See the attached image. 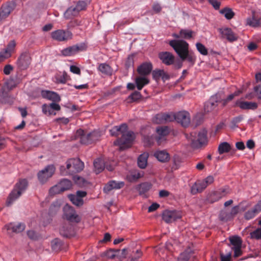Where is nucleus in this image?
Returning a JSON list of instances; mask_svg holds the SVG:
<instances>
[{
	"mask_svg": "<svg viewBox=\"0 0 261 261\" xmlns=\"http://www.w3.org/2000/svg\"><path fill=\"white\" fill-rule=\"evenodd\" d=\"M112 136L117 137L121 135L120 138L117 139L114 142L115 145L119 146L120 150H123L131 147L135 139V134L133 132L127 130V125L123 123L118 126H115L110 130Z\"/></svg>",
	"mask_w": 261,
	"mask_h": 261,
	"instance_id": "obj_1",
	"label": "nucleus"
},
{
	"mask_svg": "<svg viewBox=\"0 0 261 261\" xmlns=\"http://www.w3.org/2000/svg\"><path fill=\"white\" fill-rule=\"evenodd\" d=\"M169 44L171 46L182 61H187L193 66L196 61V56L192 50H189V44L184 40H171Z\"/></svg>",
	"mask_w": 261,
	"mask_h": 261,
	"instance_id": "obj_2",
	"label": "nucleus"
},
{
	"mask_svg": "<svg viewBox=\"0 0 261 261\" xmlns=\"http://www.w3.org/2000/svg\"><path fill=\"white\" fill-rule=\"evenodd\" d=\"M75 136L82 144L88 145L98 140L100 137V133L98 130L88 133L80 129L76 131Z\"/></svg>",
	"mask_w": 261,
	"mask_h": 261,
	"instance_id": "obj_3",
	"label": "nucleus"
},
{
	"mask_svg": "<svg viewBox=\"0 0 261 261\" xmlns=\"http://www.w3.org/2000/svg\"><path fill=\"white\" fill-rule=\"evenodd\" d=\"M28 181L25 179H20L16 184L15 189L10 194L7 201V205H10L13 202L18 198L27 189Z\"/></svg>",
	"mask_w": 261,
	"mask_h": 261,
	"instance_id": "obj_4",
	"label": "nucleus"
},
{
	"mask_svg": "<svg viewBox=\"0 0 261 261\" xmlns=\"http://www.w3.org/2000/svg\"><path fill=\"white\" fill-rule=\"evenodd\" d=\"M207 132L205 129L200 131L197 136L196 133H192L190 135H187V138L194 147L198 148L207 142Z\"/></svg>",
	"mask_w": 261,
	"mask_h": 261,
	"instance_id": "obj_5",
	"label": "nucleus"
},
{
	"mask_svg": "<svg viewBox=\"0 0 261 261\" xmlns=\"http://www.w3.org/2000/svg\"><path fill=\"white\" fill-rule=\"evenodd\" d=\"M214 181L213 176L210 175L203 180H197L191 187V193L195 195L201 193L208 185L212 184Z\"/></svg>",
	"mask_w": 261,
	"mask_h": 261,
	"instance_id": "obj_6",
	"label": "nucleus"
},
{
	"mask_svg": "<svg viewBox=\"0 0 261 261\" xmlns=\"http://www.w3.org/2000/svg\"><path fill=\"white\" fill-rule=\"evenodd\" d=\"M84 167V163L79 159H70L66 162V168L69 174H73L79 172Z\"/></svg>",
	"mask_w": 261,
	"mask_h": 261,
	"instance_id": "obj_7",
	"label": "nucleus"
},
{
	"mask_svg": "<svg viewBox=\"0 0 261 261\" xmlns=\"http://www.w3.org/2000/svg\"><path fill=\"white\" fill-rule=\"evenodd\" d=\"M87 48V44L84 42H82L71 46H69L62 49L61 50V54L64 57L72 56L79 52L86 50Z\"/></svg>",
	"mask_w": 261,
	"mask_h": 261,
	"instance_id": "obj_8",
	"label": "nucleus"
},
{
	"mask_svg": "<svg viewBox=\"0 0 261 261\" xmlns=\"http://www.w3.org/2000/svg\"><path fill=\"white\" fill-rule=\"evenodd\" d=\"M64 217L71 222L78 223L81 219L74 208L67 204L63 207Z\"/></svg>",
	"mask_w": 261,
	"mask_h": 261,
	"instance_id": "obj_9",
	"label": "nucleus"
},
{
	"mask_svg": "<svg viewBox=\"0 0 261 261\" xmlns=\"http://www.w3.org/2000/svg\"><path fill=\"white\" fill-rule=\"evenodd\" d=\"M55 172V166L53 165H48L38 173V180L41 183L44 184L53 175Z\"/></svg>",
	"mask_w": 261,
	"mask_h": 261,
	"instance_id": "obj_10",
	"label": "nucleus"
},
{
	"mask_svg": "<svg viewBox=\"0 0 261 261\" xmlns=\"http://www.w3.org/2000/svg\"><path fill=\"white\" fill-rule=\"evenodd\" d=\"M51 38L58 41H67L72 38V33L68 30H58L51 33Z\"/></svg>",
	"mask_w": 261,
	"mask_h": 261,
	"instance_id": "obj_11",
	"label": "nucleus"
},
{
	"mask_svg": "<svg viewBox=\"0 0 261 261\" xmlns=\"http://www.w3.org/2000/svg\"><path fill=\"white\" fill-rule=\"evenodd\" d=\"M218 31L221 34V37L223 39H225L228 42H233L236 41L239 38L238 35L234 33L230 28H219Z\"/></svg>",
	"mask_w": 261,
	"mask_h": 261,
	"instance_id": "obj_12",
	"label": "nucleus"
},
{
	"mask_svg": "<svg viewBox=\"0 0 261 261\" xmlns=\"http://www.w3.org/2000/svg\"><path fill=\"white\" fill-rule=\"evenodd\" d=\"M31 58L27 53H23L18 57L16 64L18 68L21 70L27 69L31 64Z\"/></svg>",
	"mask_w": 261,
	"mask_h": 261,
	"instance_id": "obj_13",
	"label": "nucleus"
},
{
	"mask_svg": "<svg viewBox=\"0 0 261 261\" xmlns=\"http://www.w3.org/2000/svg\"><path fill=\"white\" fill-rule=\"evenodd\" d=\"M156 135H155V141L158 145H161L166 141V137L169 133L167 126H158L156 128Z\"/></svg>",
	"mask_w": 261,
	"mask_h": 261,
	"instance_id": "obj_14",
	"label": "nucleus"
},
{
	"mask_svg": "<svg viewBox=\"0 0 261 261\" xmlns=\"http://www.w3.org/2000/svg\"><path fill=\"white\" fill-rule=\"evenodd\" d=\"M87 193L85 191H77L76 194H70L68 195V198L71 202L77 206H81L84 204L83 198L85 197Z\"/></svg>",
	"mask_w": 261,
	"mask_h": 261,
	"instance_id": "obj_15",
	"label": "nucleus"
},
{
	"mask_svg": "<svg viewBox=\"0 0 261 261\" xmlns=\"http://www.w3.org/2000/svg\"><path fill=\"white\" fill-rule=\"evenodd\" d=\"M15 7L16 4L14 2L3 5L0 9V21L7 17Z\"/></svg>",
	"mask_w": 261,
	"mask_h": 261,
	"instance_id": "obj_16",
	"label": "nucleus"
},
{
	"mask_svg": "<svg viewBox=\"0 0 261 261\" xmlns=\"http://www.w3.org/2000/svg\"><path fill=\"white\" fill-rule=\"evenodd\" d=\"M181 218V215L176 211H165L162 215L163 220L166 223H172Z\"/></svg>",
	"mask_w": 261,
	"mask_h": 261,
	"instance_id": "obj_17",
	"label": "nucleus"
},
{
	"mask_svg": "<svg viewBox=\"0 0 261 261\" xmlns=\"http://www.w3.org/2000/svg\"><path fill=\"white\" fill-rule=\"evenodd\" d=\"M176 118V114L172 113H160L156 115L155 121L157 123H164L175 120Z\"/></svg>",
	"mask_w": 261,
	"mask_h": 261,
	"instance_id": "obj_18",
	"label": "nucleus"
},
{
	"mask_svg": "<svg viewBox=\"0 0 261 261\" xmlns=\"http://www.w3.org/2000/svg\"><path fill=\"white\" fill-rule=\"evenodd\" d=\"M176 121L184 127L188 126L190 123V114L186 111L179 112L176 114Z\"/></svg>",
	"mask_w": 261,
	"mask_h": 261,
	"instance_id": "obj_19",
	"label": "nucleus"
},
{
	"mask_svg": "<svg viewBox=\"0 0 261 261\" xmlns=\"http://www.w3.org/2000/svg\"><path fill=\"white\" fill-rule=\"evenodd\" d=\"M158 56L162 62L167 66L172 65L175 61L174 56L169 51L161 52Z\"/></svg>",
	"mask_w": 261,
	"mask_h": 261,
	"instance_id": "obj_20",
	"label": "nucleus"
},
{
	"mask_svg": "<svg viewBox=\"0 0 261 261\" xmlns=\"http://www.w3.org/2000/svg\"><path fill=\"white\" fill-rule=\"evenodd\" d=\"M25 227V225L23 223H20L17 224H15L13 223H10L6 224L4 228L7 229L8 231L7 233L9 234L11 232H21L24 230Z\"/></svg>",
	"mask_w": 261,
	"mask_h": 261,
	"instance_id": "obj_21",
	"label": "nucleus"
},
{
	"mask_svg": "<svg viewBox=\"0 0 261 261\" xmlns=\"http://www.w3.org/2000/svg\"><path fill=\"white\" fill-rule=\"evenodd\" d=\"M43 98L51 100L53 102H59L61 98L58 94L49 90H42L41 92Z\"/></svg>",
	"mask_w": 261,
	"mask_h": 261,
	"instance_id": "obj_22",
	"label": "nucleus"
},
{
	"mask_svg": "<svg viewBox=\"0 0 261 261\" xmlns=\"http://www.w3.org/2000/svg\"><path fill=\"white\" fill-rule=\"evenodd\" d=\"M218 100L217 96H212L209 101H207L204 105L205 112L208 113L214 110L217 111L216 108L218 106Z\"/></svg>",
	"mask_w": 261,
	"mask_h": 261,
	"instance_id": "obj_23",
	"label": "nucleus"
},
{
	"mask_svg": "<svg viewBox=\"0 0 261 261\" xmlns=\"http://www.w3.org/2000/svg\"><path fill=\"white\" fill-rule=\"evenodd\" d=\"M124 186V183L123 181L117 182L115 180H111L109 181L103 188V191L106 193H108L113 189H120Z\"/></svg>",
	"mask_w": 261,
	"mask_h": 261,
	"instance_id": "obj_24",
	"label": "nucleus"
},
{
	"mask_svg": "<svg viewBox=\"0 0 261 261\" xmlns=\"http://www.w3.org/2000/svg\"><path fill=\"white\" fill-rule=\"evenodd\" d=\"M152 69V64L150 62H145L138 67L137 71L139 74L144 76L150 74Z\"/></svg>",
	"mask_w": 261,
	"mask_h": 261,
	"instance_id": "obj_25",
	"label": "nucleus"
},
{
	"mask_svg": "<svg viewBox=\"0 0 261 261\" xmlns=\"http://www.w3.org/2000/svg\"><path fill=\"white\" fill-rule=\"evenodd\" d=\"M154 156L162 163L167 162L170 160V155L166 150H157L154 152Z\"/></svg>",
	"mask_w": 261,
	"mask_h": 261,
	"instance_id": "obj_26",
	"label": "nucleus"
},
{
	"mask_svg": "<svg viewBox=\"0 0 261 261\" xmlns=\"http://www.w3.org/2000/svg\"><path fill=\"white\" fill-rule=\"evenodd\" d=\"M236 105L243 110H255L257 104L254 102L238 101Z\"/></svg>",
	"mask_w": 261,
	"mask_h": 261,
	"instance_id": "obj_27",
	"label": "nucleus"
},
{
	"mask_svg": "<svg viewBox=\"0 0 261 261\" xmlns=\"http://www.w3.org/2000/svg\"><path fill=\"white\" fill-rule=\"evenodd\" d=\"M152 75L153 79L156 81L159 80L160 77H162L164 81L169 79V75L164 70L162 69L153 70L152 72Z\"/></svg>",
	"mask_w": 261,
	"mask_h": 261,
	"instance_id": "obj_28",
	"label": "nucleus"
},
{
	"mask_svg": "<svg viewBox=\"0 0 261 261\" xmlns=\"http://www.w3.org/2000/svg\"><path fill=\"white\" fill-rule=\"evenodd\" d=\"M10 89L7 85L2 87L0 89V102H6L9 97Z\"/></svg>",
	"mask_w": 261,
	"mask_h": 261,
	"instance_id": "obj_29",
	"label": "nucleus"
},
{
	"mask_svg": "<svg viewBox=\"0 0 261 261\" xmlns=\"http://www.w3.org/2000/svg\"><path fill=\"white\" fill-rule=\"evenodd\" d=\"M98 70L102 74L111 75L112 74L113 70L111 67L107 63H100L98 67Z\"/></svg>",
	"mask_w": 261,
	"mask_h": 261,
	"instance_id": "obj_30",
	"label": "nucleus"
},
{
	"mask_svg": "<svg viewBox=\"0 0 261 261\" xmlns=\"http://www.w3.org/2000/svg\"><path fill=\"white\" fill-rule=\"evenodd\" d=\"M94 171L96 174L102 172L105 169V163L101 159H96L93 162Z\"/></svg>",
	"mask_w": 261,
	"mask_h": 261,
	"instance_id": "obj_31",
	"label": "nucleus"
},
{
	"mask_svg": "<svg viewBox=\"0 0 261 261\" xmlns=\"http://www.w3.org/2000/svg\"><path fill=\"white\" fill-rule=\"evenodd\" d=\"M151 186L152 185L150 183L145 182L138 185L136 189L139 192L140 195H143L150 189Z\"/></svg>",
	"mask_w": 261,
	"mask_h": 261,
	"instance_id": "obj_32",
	"label": "nucleus"
},
{
	"mask_svg": "<svg viewBox=\"0 0 261 261\" xmlns=\"http://www.w3.org/2000/svg\"><path fill=\"white\" fill-rule=\"evenodd\" d=\"M181 159L178 155H174L170 165V168L172 171L177 170L180 166Z\"/></svg>",
	"mask_w": 261,
	"mask_h": 261,
	"instance_id": "obj_33",
	"label": "nucleus"
},
{
	"mask_svg": "<svg viewBox=\"0 0 261 261\" xmlns=\"http://www.w3.org/2000/svg\"><path fill=\"white\" fill-rule=\"evenodd\" d=\"M79 12L75 6H72L65 12L64 16L66 19H71L78 15Z\"/></svg>",
	"mask_w": 261,
	"mask_h": 261,
	"instance_id": "obj_34",
	"label": "nucleus"
},
{
	"mask_svg": "<svg viewBox=\"0 0 261 261\" xmlns=\"http://www.w3.org/2000/svg\"><path fill=\"white\" fill-rule=\"evenodd\" d=\"M135 83L137 89L141 90L144 86L147 85L149 83V80L145 77H137L135 80Z\"/></svg>",
	"mask_w": 261,
	"mask_h": 261,
	"instance_id": "obj_35",
	"label": "nucleus"
},
{
	"mask_svg": "<svg viewBox=\"0 0 261 261\" xmlns=\"http://www.w3.org/2000/svg\"><path fill=\"white\" fill-rule=\"evenodd\" d=\"M148 155L147 153H143L139 155L138 158V165L141 169H144L147 164V159Z\"/></svg>",
	"mask_w": 261,
	"mask_h": 261,
	"instance_id": "obj_36",
	"label": "nucleus"
},
{
	"mask_svg": "<svg viewBox=\"0 0 261 261\" xmlns=\"http://www.w3.org/2000/svg\"><path fill=\"white\" fill-rule=\"evenodd\" d=\"M58 184L62 192L69 190L72 187L71 181L67 179H62Z\"/></svg>",
	"mask_w": 261,
	"mask_h": 261,
	"instance_id": "obj_37",
	"label": "nucleus"
},
{
	"mask_svg": "<svg viewBox=\"0 0 261 261\" xmlns=\"http://www.w3.org/2000/svg\"><path fill=\"white\" fill-rule=\"evenodd\" d=\"M220 13L223 14L224 17L228 20L232 19L234 16V13L231 9L229 8H225L220 11Z\"/></svg>",
	"mask_w": 261,
	"mask_h": 261,
	"instance_id": "obj_38",
	"label": "nucleus"
},
{
	"mask_svg": "<svg viewBox=\"0 0 261 261\" xmlns=\"http://www.w3.org/2000/svg\"><path fill=\"white\" fill-rule=\"evenodd\" d=\"M230 149L231 146L227 142H223L221 143L218 147V152L220 154L228 152Z\"/></svg>",
	"mask_w": 261,
	"mask_h": 261,
	"instance_id": "obj_39",
	"label": "nucleus"
},
{
	"mask_svg": "<svg viewBox=\"0 0 261 261\" xmlns=\"http://www.w3.org/2000/svg\"><path fill=\"white\" fill-rule=\"evenodd\" d=\"M51 248L55 251H59L62 246V242L59 239L56 238L51 242Z\"/></svg>",
	"mask_w": 261,
	"mask_h": 261,
	"instance_id": "obj_40",
	"label": "nucleus"
},
{
	"mask_svg": "<svg viewBox=\"0 0 261 261\" xmlns=\"http://www.w3.org/2000/svg\"><path fill=\"white\" fill-rule=\"evenodd\" d=\"M258 214V212L256 211L255 208L253 207L252 209L247 211L245 213L244 218L246 220H249L253 218Z\"/></svg>",
	"mask_w": 261,
	"mask_h": 261,
	"instance_id": "obj_41",
	"label": "nucleus"
},
{
	"mask_svg": "<svg viewBox=\"0 0 261 261\" xmlns=\"http://www.w3.org/2000/svg\"><path fill=\"white\" fill-rule=\"evenodd\" d=\"M193 32L191 30L182 29L180 31V34L181 38L190 39L192 38Z\"/></svg>",
	"mask_w": 261,
	"mask_h": 261,
	"instance_id": "obj_42",
	"label": "nucleus"
},
{
	"mask_svg": "<svg viewBox=\"0 0 261 261\" xmlns=\"http://www.w3.org/2000/svg\"><path fill=\"white\" fill-rule=\"evenodd\" d=\"M229 241L233 247L242 246V241L241 238L238 236H234L229 238Z\"/></svg>",
	"mask_w": 261,
	"mask_h": 261,
	"instance_id": "obj_43",
	"label": "nucleus"
},
{
	"mask_svg": "<svg viewBox=\"0 0 261 261\" xmlns=\"http://www.w3.org/2000/svg\"><path fill=\"white\" fill-rule=\"evenodd\" d=\"M230 193V191L228 188H221L219 190L216 191V195L217 194L218 198L220 199L222 197L225 196L227 194Z\"/></svg>",
	"mask_w": 261,
	"mask_h": 261,
	"instance_id": "obj_44",
	"label": "nucleus"
},
{
	"mask_svg": "<svg viewBox=\"0 0 261 261\" xmlns=\"http://www.w3.org/2000/svg\"><path fill=\"white\" fill-rule=\"evenodd\" d=\"M155 140V136H144L143 137V141L146 146H151L153 144L154 140Z\"/></svg>",
	"mask_w": 261,
	"mask_h": 261,
	"instance_id": "obj_45",
	"label": "nucleus"
},
{
	"mask_svg": "<svg viewBox=\"0 0 261 261\" xmlns=\"http://www.w3.org/2000/svg\"><path fill=\"white\" fill-rule=\"evenodd\" d=\"M196 48L198 51L202 55H207L208 54L207 49L202 43L198 42L196 44Z\"/></svg>",
	"mask_w": 261,
	"mask_h": 261,
	"instance_id": "obj_46",
	"label": "nucleus"
},
{
	"mask_svg": "<svg viewBox=\"0 0 261 261\" xmlns=\"http://www.w3.org/2000/svg\"><path fill=\"white\" fill-rule=\"evenodd\" d=\"M50 107H49V105L46 103L43 104L42 106V112L45 115H55L56 113L55 112H53V111H52L51 109H50Z\"/></svg>",
	"mask_w": 261,
	"mask_h": 261,
	"instance_id": "obj_47",
	"label": "nucleus"
},
{
	"mask_svg": "<svg viewBox=\"0 0 261 261\" xmlns=\"http://www.w3.org/2000/svg\"><path fill=\"white\" fill-rule=\"evenodd\" d=\"M250 234L251 239L261 240V227L251 232Z\"/></svg>",
	"mask_w": 261,
	"mask_h": 261,
	"instance_id": "obj_48",
	"label": "nucleus"
},
{
	"mask_svg": "<svg viewBox=\"0 0 261 261\" xmlns=\"http://www.w3.org/2000/svg\"><path fill=\"white\" fill-rule=\"evenodd\" d=\"M61 192H62V191H61V189L60 188V187L59 184L52 187L49 189V193L50 195L60 193Z\"/></svg>",
	"mask_w": 261,
	"mask_h": 261,
	"instance_id": "obj_49",
	"label": "nucleus"
},
{
	"mask_svg": "<svg viewBox=\"0 0 261 261\" xmlns=\"http://www.w3.org/2000/svg\"><path fill=\"white\" fill-rule=\"evenodd\" d=\"M141 97V94L139 91H135L132 93L128 97V99H130L132 101H136Z\"/></svg>",
	"mask_w": 261,
	"mask_h": 261,
	"instance_id": "obj_50",
	"label": "nucleus"
},
{
	"mask_svg": "<svg viewBox=\"0 0 261 261\" xmlns=\"http://www.w3.org/2000/svg\"><path fill=\"white\" fill-rule=\"evenodd\" d=\"M16 46V43L14 40H11L8 44L7 47L5 49L6 51L12 54V53L14 51V48Z\"/></svg>",
	"mask_w": 261,
	"mask_h": 261,
	"instance_id": "obj_51",
	"label": "nucleus"
},
{
	"mask_svg": "<svg viewBox=\"0 0 261 261\" xmlns=\"http://www.w3.org/2000/svg\"><path fill=\"white\" fill-rule=\"evenodd\" d=\"M87 6V3L85 1H79L75 5V8L77 11H80L84 10Z\"/></svg>",
	"mask_w": 261,
	"mask_h": 261,
	"instance_id": "obj_52",
	"label": "nucleus"
},
{
	"mask_svg": "<svg viewBox=\"0 0 261 261\" xmlns=\"http://www.w3.org/2000/svg\"><path fill=\"white\" fill-rule=\"evenodd\" d=\"M11 56V55L4 49L0 52V62L3 61Z\"/></svg>",
	"mask_w": 261,
	"mask_h": 261,
	"instance_id": "obj_53",
	"label": "nucleus"
},
{
	"mask_svg": "<svg viewBox=\"0 0 261 261\" xmlns=\"http://www.w3.org/2000/svg\"><path fill=\"white\" fill-rule=\"evenodd\" d=\"M215 194H216V191H214L209 195L207 200L210 202L214 203L220 199L219 198H218L217 194L216 195Z\"/></svg>",
	"mask_w": 261,
	"mask_h": 261,
	"instance_id": "obj_54",
	"label": "nucleus"
},
{
	"mask_svg": "<svg viewBox=\"0 0 261 261\" xmlns=\"http://www.w3.org/2000/svg\"><path fill=\"white\" fill-rule=\"evenodd\" d=\"M143 176V172H135L131 175V179L129 178L130 181L136 180Z\"/></svg>",
	"mask_w": 261,
	"mask_h": 261,
	"instance_id": "obj_55",
	"label": "nucleus"
},
{
	"mask_svg": "<svg viewBox=\"0 0 261 261\" xmlns=\"http://www.w3.org/2000/svg\"><path fill=\"white\" fill-rule=\"evenodd\" d=\"M247 24L250 26L256 27L259 25V21L254 18H248L247 19Z\"/></svg>",
	"mask_w": 261,
	"mask_h": 261,
	"instance_id": "obj_56",
	"label": "nucleus"
},
{
	"mask_svg": "<svg viewBox=\"0 0 261 261\" xmlns=\"http://www.w3.org/2000/svg\"><path fill=\"white\" fill-rule=\"evenodd\" d=\"M215 10H219L221 5L220 2L218 0H207Z\"/></svg>",
	"mask_w": 261,
	"mask_h": 261,
	"instance_id": "obj_57",
	"label": "nucleus"
},
{
	"mask_svg": "<svg viewBox=\"0 0 261 261\" xmlns=\"http://www.w3.org/2000/svg\"><path fill=\"white\" fill-rule=\"evenodd\" d=\"M13 70V67L11 65L7 64L4 66L3 71L5 74L9 75Z\"/></svg>",
	"mask_w": 261,
	"mask_h": 261,
	"instance_id": "obj_58",
	"label": "nucleus"
},
{
	"mask_svg": "<svg viewBox=\"0 0 261 261\" xmlns=\"http://www.w3.org/2000/svg\"><path fill=\"white\" fill-rule=\"evenodd\" d=\"M60 206V203L58 201L54 202L50 205L49 210L51 212L53 211H57L59 210Z\"/></svg>",
	"mask_w": 261,
	"mask_h": 261,
	"instance_id": "obj_59",
	"label": "nucleus"
},
{
	"mask_svg": "<svg viewBox=\"0 0 261 261\" xmlns=\"http://www.w3.org/2000/svg\"><path fill=\"white\" fill-rule=\"evenodd\" d=\"M232 249L234 251V256L235 257H239L242 255L241 246L238 247H232Z\"/></svg>",
	"mask_w": 261,
	"mask_h": 261,
	"instance_id": "obj_60",
	"label": "nucleus"
},
{
	"mask_svg": "<svg viewBox=\"0 0 261 261\" xmlns=\"http://www.w3.org/2000/svg\"><path fill=\"white\" fill-rule=\"evenodd\" d=\"M56 102H53L49 105V107H50V109L53 111V112H54V111H58L61 109L60 105Z\"/></svg>",
	"mask_w": 261,
	"mask_h": 261,
	"instance_id": "obj_61",
	"label": "nucleus"
},
{
	"mask_svg": "<svg viewBox=\"0 0 261 261\" xmlns=\"http://www.w3.org/2000/svg\"><path fill=\"white\" fill-rule=\"evenodd\" d=\"M70 70L71 72L80 75L81 74V70L79 67L75 65H71L70 67Z\"/></svg>",
	"mask_w": 261,
	"mask_h": 261,
	"instance_id": "obj_62",
	"label": "nucleus"
},
{
	"mask_svg": "<svg viewBox=\"0 0 261 261\" xmlns=\"http://www.w3.org/2000/svg\"><path fill=\"white\" fill-rule=\"evenodd\" d=\"M142 255V253L140 250H137L136 252V255L130 258V261H137Z\"/></svg>",
	"mask_w": 261,
	"mask_h": 261,
	"instance_id": "obj_63",
	"label": "nucleus"
},
{
	"mask_svg": "<svg viewBox=\"0 0 261 261\" xmlns=\"http://www.w3.org/2000/svg\"><path fill=\"white\" fill-rule=\"evenodd\" d=\"M189 256L187 253H181L178 258V261H188Z\"/></svg>",
	"mask_w": 261,
	"mask_h": 261,
	"instance_id": "obj_64",
	"label": "nucleus"
}]
</instances>
